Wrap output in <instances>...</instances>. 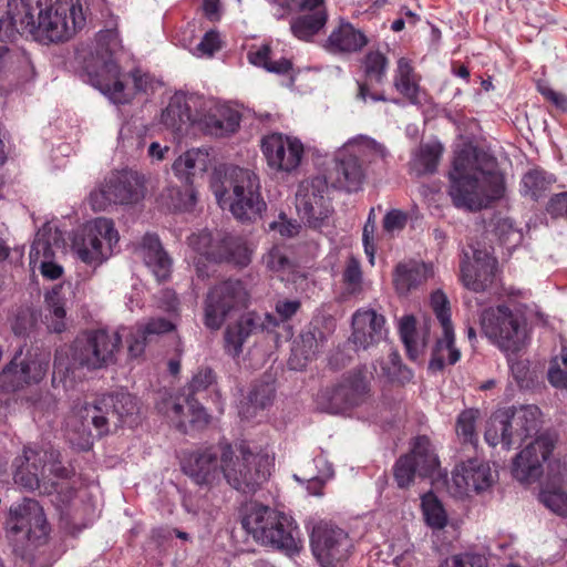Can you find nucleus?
<instances>
[{"label": "nucleus", "instance_id": "4", "mask_svg": "<svg viewBox=\"0 0 567 567\" xmlns=\"http://www.w3.org/2000/svg\"><path fill=\"white\" fill-rule=\"evenodd\" d=\"M95 42L94 54L84 62L90 83L113 103H127L130 96L125 93L121 68L114 58L123 49L117 29L101 30Z\"/></svg>", "mask_w": 567, "mask_h": 567}, {"label": "nucleus", "instance_id": "32", "mask_svg": "<svg viewBox=\"0 0 567 567\" xmlns=\"http://www.w3.org/2000/svg\"><path fill=\"white\" fill-rule=\"evenodd\" d=\"M140 254L158 281H164L171 276L172 259L164 250L157 235L146 234L143 237Z\"/></svg>", "mask_w": 567, "mask_h": 567}, {"label": "nucleus", "instance_id": "5", "mask_svg": "<svg viewBox=\"0 0 567 567\" xmlns=\"http://www.w3.org/2000/svg\"><path fill=\"white\" fill-rule=\"evenodd\" d=\"M386 148L375 140L359 135L349 140L334 155L333 166L328 171L327 184L336 189L354 193L362 188L365 179L363 158L370 163L385 159Z\"/></svg>", "mask_w": 567, "mask_h": 567}, {"label": "nucleus", "instance_id": "36", "mask_svg": "<svg viewBox=\"0 0 567 567\" xmlns=\"http://www.w3.org/2000/svg\"><path fill=\"white\" fill-rule=\"evenodd\" d=\"M368 44L367 35L350 22L341 23L327 39L326 48L332 53H354Z\"/></svg>", "mask_w": 567, "mask_h": 567}, {"label": "nucleus", "instance_id": "45", "mask_svg": "<svg viewBox=\"0 0 567 567\" xmlns=\"http://www.w3.org/2000/svg\"><path fill=\"white\" fill-rule=\"evenodd\" d=\"M271 47L265 43L256 50H250L247 54L248 61L258 68H262L270 73L280 75L288 74L292 69V62L289 59L281 58L278 61L271 60Z\"/></svg>", "mask_w": 567, "mask_h": 567}, {"label": "nucleus", "instance_id": "64", "mask_svg": "<svg viewBox=\"0 0 567 567\" xmlns=\"http://www.w3.org/2000/svg\"><path fill=\"white\" fill-rule=\"evenodd\" d=\"M546 209L553 217H564L567 219V192L553 195Z\"/></svg>", "mask_w": 567, "mask_h": 567}, {"label": "nucleus", "instance_id": "61", "mask_svg": "<svg viewBox=\"0 0 567 567\" xmlns=\"http://www.w3.org/2000/svg\"><path fill=\"white\" fill-rule=\"evenodd\" d=\"M453 567H487V559L480 554L465 553L452 558ZM440 567H449L447 564Z\"/></svg>", "mask_w": 567, "mask_h": 567}, {"label": "nucleus", "instance_id": "62", "mask_svg": "<svg viewBox=\"0 0 567 567\" xmlns=\"http://www.w3.org/2000/svg\"><path fill=\"white\" fill-rule=\"evenodd\" d=\"M408 214L400 209H392L388 212L383 218V228L388 233L402 230L406 226Z\"/></svg>", "mask_w": 567, "mask_h": 567}, {"label": "nucleus", "instance_id": "19", "mask_svg": "<svg viewBox=\"0 0 567 567\" xmlns=\"http://www.w3.org/2000/svg\"><path fill=\"white\" fill-rule=\"evenodd\" d=\"M326 187L327 181L322 177H315L299 185L296 208L309 228L320 229L332 212L330 200L323 195Z\"/></svg>", "mask_w": 567, "mask_h": 567}, {"label": "nucleus", "instance_id": "38", "mask_svg": "<svg viewBox=\"0 0 567 567\" xmlns=\"http://www.w3.org/2000/svg\"><path fill=\"white\" fill-rule=\"evenodd\" d=\"M208 152L200 148H192L175 159L173 172L185 185H192L197 174H203L208 168Z\"/></svg>", "mask_w": 567, "mask_h": 567}, {"label": "nucleus", "instance_id": "12", "mask_svg": "<svg viewBox=\"0 0 567 567\" xmlns=\"http://www.w3.org/2000/svg\"><path fill=\"white\" fill-rule=\"evenodd\" d=\"M249 305V292L239 279H227L213 286L204 300L205 327L219 330L227 317L233 312L246 309Z\"/></svg>", "mask_w": 567, "mask_h": 567}, {"label": "nucleus", "instance_id": "40", "mask_svg": "<svg viewBox=\"0 0 567 567\" xmlns=\"http://www.w3.org/2000/svg\"><path fill=\"white\" fill-rule=\"evenodd\" d=\"M442 330L443 337L437 339L429 362V370L434 373L443 371L446 363L455 364L461 358V352L454 344V328Z\"/></svg>", "mask_w": 567, "mask_h": 567}, {"label": "nucleus", "instance_id": "18", "mask_svg": "<svg viewBox=\"0 0 567 567\" xmlns=\"http://www.w3.org/2000/svg\"><path fill=\"white\" fill-rule=\"evenodd\" d=\"M49 369V362L38 353L28 350L16 353L0 372V391L13 393L40 383Z\"/></svg>", "mask_w": 567, "mask_h": 567}, {"label": "nucleus", "instance_id": "43", "mask_svg": "<svg viewBox=\"0 0 567 567\" xmlns=\"http://www.w3.org/2000/svg\"><path fill=\"white\" fill-rule=\"evenodd\" d=\"M509 411L512 424L515 423L513 430L517 444L537 433L539 426L540 410L536 405H523L518 410Z\"/></svg>", "mask_w": 567, "mask_h": 567}, {"label": "nucleus", "instance_id": "52", "mask_svg": "<svg viewBox=\"0 0 567 567\" xmlns=\"http://www.w3.org/2000/svg\"><path fill=\"white\" fill-rule=\"evenodd\" d=\"M548 382L556 389L567 390V349L563 348L559 355L554 357L547 371Z\"/></svg>", "mask_w": 567, "mask_h": 567}, {"label": "nucleus", "instance_id": "47", "mask_svg": "<svg viewBox=\"0 0 567 567\" xmlns=\"http://www.w3.org/2000/svg\"><path fill=\"white\" fill-rule=\"evenodd\" d=\"M554 182L555 177L551 174H547L543 169H532L523 176L522 186L526 194L534 200H538Z\"/></svg>", "mask_w": 567, "mask_h": 567}, {"label": "nucleus", "instance_id": "13", "mask_svg": "<svg viewBox=\"0 0 567 567\" xmlns=\"http://www.w3.org/2000/svg\"><path fill=\"white\" fill-rule=\"evenodd\" d=\"M310 547L321 567H343L354 553V540L346 529L319 523L310 534Z\"/></svg>", "mask_w": 567, "mask_h": 567}, {"label": "nucleus", "instance_id": "21", "mask_svg": "<svg viewBox=\"0 0 567 567\" xmlns=\"http://www.w3.org/2000/svg\"><path fill=\"white\" fill-rule=\"evenodd\" d=\"M279 323L277 318L270 313L265 315V319L255 311L241 315L235 322L229 323L224 332L225 352L238 358L243 352V346L248 338L258 331L277 327Z\"/></svg>", "mask_w": 567, "mask_h": 567}, {"label": "nucleus", "instance_id": "8", "mask_svg": "<svg viewBox=\"0 0 567 567\" xmlns=\"http://www.w3.org/2000/svg\"><path fill=\"white\" fill-rule=\"evenodd\" d=\"M484 336L501 351L518 353L525 343L526 322L522 315L506 305L488 307L480 316Z\"/></svg>", "mask_w": 567, "mask_h": 567}, {"label": "nucleus", "instance_id": "9", "mask_svg": "<svg viewBox=\"0 0 567 567\" xmlns=\"http://www.w3.org/2000/svg\"><path fill=\"white\" fill-rule=\"evenodd\" d=\"M505 193L504 177L493 171L482 175L450 179L449 195L457 208L477 212L501 199Z\"/></svg>", "mask_w": 567, "mask_h": 567}, {"label": "nucleus", "instance_id": "28", "mask_svg": "<svg viewBox=\"0 0 567 567\" xmlns=\"http://www.w3.org/2000/svg\"><path fill=\"white\" fill-rule=\"evenodd\" d=\"M241 114L237 110L226 104H216L197 116L196 125L205 135L227 137L239 130Z\"/></svg>", "mask_w": 567, "mask_h": 567}, {"label": "nucleus", "instance_id": "48", "mask_svg": "<svg viewBox=\"0 0 567 567\" xmlns=\"http://www.w3.org/2000/svg\"><path fill=\"white\" fill-rule=\"evenodd\" d=\"M400 338L406 349L410 359L415 360L422 348L425 347L423 341L420 347L416 340V320L412 315L404 316L399 323Z\"/></svg>", "mask_w": 567, "mask_h": 567}, {"label": "nucleus", "instance_id": "58", "mask_svg": "<svg viewBox=\"0 0 567 567\" xmlns=\"http://www.w3.org/2000/svg\"><path fill=\"white\" fill-rule=\"evenodd\" d=\"M220 49L221 40L216 30L207 31L196 47V51L200 56H213Z\"/></svg>", "mask_w": 567, "mask_h": 567}, {"label": "nucleus", "instance_id": "49", "mask_svg": "<svg viewBox=\"0 0 567 567\" xmlns=\"http://www.w3.org/2000/svg\"><path fill=\"white\" fill-rule=\"evenodd\" d=\"M480 416V411L476 409H467L462 411L456 420V433L464 443L476 445L478 436L476 433V421Z\"/></svg>", "mask_w": 567, "mask_h": 567}, {"label": "nucleus", "instance_id": "41", "mask_svg": "<svg viewBox=\"0 0 567 567\" xmlns=\"http://www.w3.org/2000/svg\"><path fill=\"white\" fill-rule=\"evenodd\" d=\"M484 439L491 446L502 444L505 450H511L517 440L513 433L509 411L499 412L493 415L485 431Z\"/></svg>", "mask_w": 567, "mask_h": 567}, {"label": "nucleus", "instance_id": "29", "mask_svg": "<svg viewBox=\"0 0 567 567\" xmlns=\"http://www.w3.org/2000/svg\"><path fill=\"white\" fill-rule=\"evenodd\" d=\"M295 12L298 14L290 20V31L301 41H310L328 20L324 0H318L316 4H305Z\"/></svg>", "mask_w": 567, "mask_h": 567}, {"label": "nucleus", "instance_id": "22", "mask_svg": "<svg viewBox=\"0 0 567 567\" xmlns=\"http://www.w3.org/2000/svg\"><path fill=\"white\" fill-rule=\"evenodd\" d=\"M497 260L486 250L474 249L473 261L464 252L460 261L461 281L472 291H485L494 281Z\"/></svg>", "mask_w": 567, "mask_h": 567}, {"label": "nucleus", "instance_id": "1", "mask_svg": "<svg viewBox=\"0 0 567 567\" xmlns=\"http://www.w3.org/2000/svg\"><path fill=\"white\" fill-rule=\"evenodd\" d=\"M85 24L80 0H9L0 6V41L28 34L39 42H63Z\"/></svg>", "mask_w": 567, "mask_h": 567}, {"label": "nucleus", "instance_id": "33", "mask_svg": "<svg viewBox=\"0 0 567 567\" xmlns=\"http://www.w3.org/2000/svg\"><path fill=\"white\" fill-rule=\"evenodd\" d=\"M167 414L172 420L178 422L179 430H186V421L195 429H203L209 423V414L205 408L199 403L197 398H177L172 403Z\"/></svg>", "mask_w": 567, "mask_h": 567}, {"label": "nucleus", "instance_id": "44", "mask_svg": "<svg viewBox=\"0 0 567 567\" xmlns=\"http://www.w3.org/2000/svg\"><path fill=\"white\" fill-rule=\"evenodd\" d=\"M483 171L478 163V152L473 147H465L455 153L449 179L465 178L468 176L482 175Z\"/></svg>", "mask_w": 567, "mask_h": 567}, {"label": "nucleus", "instance_id": "59", "mask_svg": "<svg viewBox=\"0 0 567 567\" xmlns=\"http://www.w3.org/2000/svg\"><path fill=\"white\" fill-rule=\"evenodd\" d=\"M269 228L279 233L282 237L291 238L298 235L300 230V224L296 220L287 218L284 213H280L278 219L269 224Z\"/></svg>", "mask_w": 567, "mask_h": 567}, {"label": "nucleus", "instance_id": "63", "mask_svg": "<svg viewBox=\"0 0 567 567\" xmlns=\"http://www.w3.org/2000/svg\"><path fill=\"white\" fill-rule=\"evenodd\" d=\"M537 90L546 101L553 103L561 112L567 113V95L556 92L545 83H538Z\"/></svg>", "mask_w": 567, "mask_h": 567}, {"label": "nucleus", "instance_id": "34", "mask_svg": "<svg viewBox=\"0 0 567 567\" xmlns=\"http://www.w3.org/2000/svg\"><path fill=\"white\" fill-rule=\"evenodd\" d=\"M433 274L432 266L423 261L399 262L393 274V285L399 295H406L424 284Z\"/></svg>", "mask_w": 567, "mask_h": 567}, {"label": "nucleus", "instance_id": "6", "mask_svg": "<svg viewBox=\"0 0 567 567\" xmlns=\"http://www.w3.org/2000/svg\"><path fill=\"white\" fill-rule=\"evenodd\" d=\"M221 476L238 492L254 494L270 475L272 461L267 453H252L241 442L236 450L227 442H219Z\"/></svg>", "mask_w": 567, "mask_h": 567}, {"label": "nucleus", "instance_id": "57", "mask_svg": "<svg viewBox=\"0 0 567 567\" xmlns=\"http://www.w3.org/2000/svg\"><path fill=\"white\" fill-rule=\"evenodd\" d=\"M539 498L554 513L567 516V493L563 491H543Z\"/></svg>", "mask_w": 567, "mask_h": 567}, {"label": "nucleus", "instance_id": "11", "mask_svg": "<svg viewBox=\"0 0 567 567\" xmlns=\"http://www.w3.org/2000/svg\"><path fill=\"white\" fill-rule=\"evenodd\" d=\"M371 396V377L364 368L352 369L333 385L318 395L319 405L328 413L338 414L365 403Z\"/></svg>", "mask_w": 567, "mask_h": 567}, {"label": "nucleus", "instance_id": "60", "mask_svg": "<svg viewBox=\"0 0 567 567\" xmlns=\"http://www.w3.org/2000/svg\"><path fill=\"white\" fill-rule=\"evenodd\" d=\"M264 261L271 271H285L291 267L289 258L278 247L270 249L265 256Z\"/></svg>", "mask_w": 567, "mask_h": 567}, {"label": "nucleus", "instance_id": "51", "mask_svg": "<svg viewBox=\"0 0 567 567\" xmlns=\"http://www.w3.org/2000/svg\"><path fill=\"white\" fill-rule=\"evenodd\" d=\"M215 379V373L210 368H199L197 372L193 375L187 386L184 388L182 396L196 398V395L205 393L208 390V388L214 384Z\"/></svg>", "mask_w": 567, "mask_h": 567}, {"label": "nucleus", "instance_id": "46", "mask_svg": "<svg viewBox=\"0 0 567 567\" xmlns=\"http://www.w3.org/2000/svg\"><path fill=\"white\" fill-rule=\"evenodd\" d=\"M421 507L425 523L435 529H442L447 523L446 512L433 492H427L421 497Z\"/></svg>", "mask_w": 567, "mask_h": 567}, {"label": "nucleus", "instance_id": "23", "mask_svg": "<svg viewBox=\"0 0 567 567\" xmlns=\"http://www.w3.org/2000/svg\"><path fill=\"white\" fill-rule=\"evenodd\" d=\"M182 470L197 485L212 486L221 477L219 445L189 453L182 461Z\"/></svg>", "mask_w": 567, "mask_h": 567}, {"label": "nucleus", "instance_id": "3", "mask_svg": "<svg viewBox=\"0 0 567 567\" xmlns=\"http://www.w3.org/2000/svg\"><path fill=\"white\" fill-rule=\"evenodd\" d=\"M243 527L252 538L264 545L295 555L301 548V532L290 515L269 506L250 504L241 520Z\"/></svg>", "mask_w": 567, "mask_h": 567}, {"label": "nucleus", "instance_id": "50", "mask_svg": "<svg viewBox=\"0 0 567 567\" xmlns=\"http://www.w3.org/2000/svg\"><path fill=\"white\" fill-rule=\"evenodd\" d=\"M45 302L48 306L49 315L45 318L51 320L49 328L54 332H62L65 329L64 318L65 308L58 291L53 290L51 293L45 296Z\"/></svg>", "mask_w": 567, "mask_h": 567}, {"label": "nucleus", "instance_id": "2", "mask_svg": "<svg viewBox=\"0 0 567 567\" xmlns=\"http://www.w3.org/2000/svg\"><path fill=\"white\" fill-rule=\"evenodd\" d=\"M16 461L19 462L13 474L16 484L29 491L39 489L44 495L55 494L62 504H69L74 498V472L58 460L55 452L40 453L24 447L23 456Z\"/></svg>", "mask_w": 567, "mask_h": 567}, {"label": "nucleus", "instance_id": "39", "mask_svg": "<svg viewBox=\"0 0 567 567\" xmlns=\"http://www.w3.org/2000/svg\"><path fill=\"white\" fill-rule=\"evenodd\" d=\"M195 116L187 103L185 94H174L166 109L162 112L163 124L176 132H182L184 125L196 124Z\"/></svg>", "mask_w": 567, "mask_h": 567}, {"label": "nucleus", "instance_id": "7", "mask_svg": "<svg viewBox=\"0 0 567 567\" xmlns=\"http://www.w3.org/2000/svg\"><path fill=\"white\" fill-rule=\"evenodd\" d=\"M138 400L128 392L117 391L103 394L93 404H86L81 411L83 424H93L97 436L110 432V422L115 426H133L137 423Z\"/></svg>", "mask_w": 567, "mask_h": 567}, {"label": "nucleus", "instance_id": "10", "mask_svg": "<svg viewBox=\"0 0 567 567\" xmlns=\"http://www.w3.org/2000/svg\"><path fill=\"white\" fill-rule=\"evenodd\" d=\"M226 182L231 189L229 209L234 217L241 221L260 217L267 204L260 193L258 175L248 168L234 166L227 171Z\"/></svg>", "mask_w": 567, "mask_h": 567}, {"label": "nucleus", "instance_id": "30", "mask_svg": "<svg viewBox=\"0 0 567 567\" xmlns=\"http://www.w3.org/2000/svg\"><path fill=\"white\" fill-rule=\"evenodd\" d=\"M384 324L385 318L374 310H357L352 317V342L362 349L379 342Z\"/></svg>", "mask_w": 567, "mask_h": 567}, {"label": "nucleus", "instance_id": "15", "mask_svg": "<svg viewBox=\"0 0 567 567\" xmlns=\"http://www.w3.org/2000/svg\"><path fill=\"white\" fill-rule=\"evenodd\" d=\"M121 343L118 333H110L103 329L91 330L74 340L72 359L81 367L102 369L115 361Z\"/></svg>", "mask_w": 567, "mask_h": 567}, {"label": "nucleus", "instance_id": "54", "mask_svg": "<svg viewBox=\"0 0 567 567\" xmlns=\"http://www.w3.org/2000/svg\"><path fill=\"white\" fill-rule=\"evenodd\" d=\"M275 398V388L270 383L255 384L248 394L247 413L249 409L264 410L272 403Z\"/></svg>", "mask_w": 567, "mask_h": 567}, {"label": "nucleus", "instance_id": "26", "mask_svg": "<svg viewBox=\"0 0 567 567\" xmlns=\"http://www.w3.org/2000/svg\"><path fill=\"white\" fill-rule=\"evenodd\" d=\"M361 70L363 81H358L357 99L367 102L370 99L373 102H386L383 93L371 92L372 85L384 83L389 70V59L379 49L369 50L361 59Z\"/></svg>", "mask_w": 567, "mask_h": 567}, {"label": "nucleus", "instance_id": "42", "mask_svg": "<svg viewBox=\"0 0 567 567\" xmlns=\"http://www.w3.org/2000/svg\"><path fill=\"white\" fill-rule=\"evenodd\" d=\"M443 151L444 148L440 143L421 144L409 164L410 172L416 176L434 174Z\"/></svg>", "mask_w": 567, "mask_h": 567}, {"label": "nucleus", "instance_id": "16", "mask_svg": "<svg viewBox=\"0 0 567 567\" xmlns=\"http://www.w3.org/2000/svg\"><path fill=\"white\" fill-rule=\"evenodd\" d=\"M118 239L114 221L99 217L84 227L82 236L75 238L73 247L83 262L96 266L110 258Z\"/></svg>", "mask_w": 567, "mask_h": 567}, {"label": "nucleus", "instance_id": "53", "mask_svg": "<svg viewBox=\"0 0 567 567\" xmlns=\"http://www.w3.org/2000/svg\"><path fill=\"white\" fill-rule=\"evenodd\" d=\"M342 280L350 295H359L362 291V270L359 260L351 256L342 274Z\"/></svg>", "mask_w": 567, "mask_h": 567}, {"label": "nucleus", "instance_id": "17", "mask_svg": "<svg viewBox=\"0 0 567 567\" xmlns=\"http://www.w3.org/2000/svg\"><path fill=\"white\" fill-rule=\"evenodd\" d=\"M440 468V461L434 453L431 441L425 435L416 436L411 452L401 455L394 466L393 476L399 488H408L415 475L432 477Z\"/></svg>", "mask_w": 567, "mask_h": 567}, {"label": "nucleus", "instance_id": "55", "mask_svg": "<svg viewBox=\"0 0 567 567\" xmlns=\"http://www.w3.org/2000/svg\"><path fill=\"white\" fill-rule=\"evenodd\" d=\"M431 308L439 320L442 329H453L451 321L450 301L442 290H436L431 295Z\"/></svg>", "mask_w": 567, "mask_h": 567}, {"label": "nucleus", "instance_id": "20", "mask_svg": "<svg viewBox=\"0 0 567 567\" xmlns=\"http://www.w3.org/2000/svg\"><path fill=\"white\" fill-rule=\"evenodd\" d=\"M261 151L270 168L290 173L299 167L305 147L297 137L271 133L261 140Z\"/></svg>", "mask_w": 567, "mask_h": 567}, {"label": "nucleus", "instance_id": "31", "mask_svg": "<svg viewBox=\"0 0 567 567\" xmlns=\"http://www.w3.org/2000/svg\"><path fill=\"white\" fill-rule=\"evenodd\" d=\"M173 329V323L164 318L152 319L145 324L131 329L125 337L128 357L131 359L141 358L148 343L159 334L171 332Z\"/></svg>", "mask_w": 567, "mask_h": 567}, {"label": "nucleus", "instance_id": "24", "mask_svg": "<svg viewBox=\"0 0 567 567\" xmlns=\"http://www.w3.org/2000/svg\"><path fill=\"white\" fill-rule=\"evenodd\" d=\"M9 524L12 533H25L28 539L32 536L40 538L49 532V524L39 502L23 498L21 503L11 505L9 509Z\"/></svg>", "mask_w": 567, "mask_h": 567}, {"label": "nucleus", "instance_id": "25", "mask_svg": "<svg viewBox=\"0 0 567 567\" xmlns=\"http://www.w3.org/2000/svg\"><path fill=\"white\" fill-rule=\"evenodd\" d=\"M554 450L553 443L536 439L520 451L513 461L512 474L522 483L537 481L543 475V463L549 458Z\"/></svg>", "mask_w": 567, "mask_h": 567}, {"label": "nucleus", "instance_id": "35", "mask_svg": "<svg viewBox=\"0 0 567 567\" xmlns=\"http://www.w3.org/2000/svg\"><path fill=\"white\" fill-rule=\"evenodd\" d=\"M212 255L215 262H227L238 267H246L251 260V251L246 240L233 235L218 238L215 252Z\"/></svg>", "mask_w": 567, "mask_h": 567}, {"label": "nucleus", "instance_id": "56", "mask_svg": "<svg viewBox=\"0 0 567 567\" xmlns=\"http://www.w3.org/2000/svg\"><path fill=\"white\" fill-rule=\"evenodd\" d=\"M187 240L192 249L202 256H205L206 259L213 261L212 252H215L216 241L218 239H215L210 231L204 229L198 233H194L187 238Z\"/></svg>", "mask_w": 567, "mask_h": 567}, {"label": "nucleus", "instance_id": "37", "mask_svg": "<svg viewBox=\"0 0 567 567\" xmlns=\"http://www.w3.org/2000/svg\"><path fill=\"white\" fill-rule=\"evenodd\" d=\"M420 82L421 75L415 72L411 61L406 58H400L393 76V85L413 105L421 103L419 96L421 92Z\"/></svg>", "mask_w": 567, "mask_h": 567}, {"label": "nucleus", "instance_id": "27", "mask_svg": "<svg viewBox=\"0 0 567 567\" xmlns=\"http://www.w3.org/2000/svg\"><path fill=\"white\" fill-rule=\"evenodd\" d=\"M452 482L458 495L480 494L493 485L495 477L488 463L470 458L455 467Z\"/></svg>", "mask_w": 567, "mask_h": 567}, {"label": "nucleus", "instance_id": "14", "mask_svg": "<svg viewBox=\"0 0 567 567\" xmlns=\"http://www.w3.org/2000/svg\"><path fill=\"white\" fill-rule=\"evenodd\" d=\"M144 196V186L137 173L128 169L112 172L101 186L91 192L93 210H105L110 205L135 204Z\"/></svg>", "mask_w": 567, "mask_h": 567}]
</instances>
